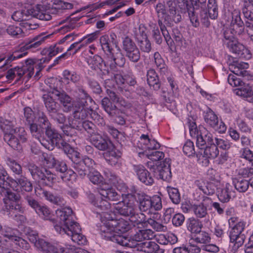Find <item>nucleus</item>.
I'll use <instances>...</instances> for the list:
<instances>
[{"label": "nucleus", "mask_w": 253, "mask_h": 253, "mask_svg": "<svg viewBox=\"0 0 253 253\" xmlns=\"http://www.w3.org/2000/svg\"><path fill=\"white\" fill-rule=\"evenodd\" d=\"M70 92L76 99L74 102V117L80 121H84L92 112V109L86 107L88 105L87 102H91L92 99L82 86L76 85Z\"/></svg>", "instance_id": "f257e3e1"}, {"label": "nucleus", "mask_w": 253, "mask_h": 253, "mask_svg": "<svg viewBox=\"0 0 253 253\" xmlns=\"http://www.w3.org/2000/svg\"><path fill=\"white\" fill-rule=\"evenodd\" d=\"M102 49L107 57L110 59L109 66L111 70H115L116 66L122 67L126 63V59L122 54L120 48H114L110 45V41L107 36H102L100 38Z\"/></svg>", "instance_id": "f03ea898"}, {"label": "nucleus", "mask_w": 253, "mask_h": 253, "mask_svg": "<svg viewBox=\"0 0 253 253\" xmlns=\"http://www.w3.org/2000/svg\"><path fill=\"white\" fill-rule=\"evenodd\" d=\"M132 196L138 204V208L141 212L148 213H155L162 208L161 198L159 196H154L151 198L142 192L134 191Z\"/></svg>", "instance_id": "7ed1b4c3"}, {"label": "nucleus", "mask_w": 253, "mask_h": 253, "mask_svg": "<svg viewBox=\"0 0 253 253\" xmlns=\"http://www.w3.org/2000/svg\"><path fill=\"white\" fill-rule=\"evenodd\" d=\"M32 17L45 21L51 19L49 12L45 10L42 5H37L35 7L29 9L16 11L11 15L13 20L17 22H24Z\"/></svg>", "instance_id": "20e7f679"}, {"label": "nucleus", "mask_w": 253, "mask_h": 253, "mask_svg": "<svg viewBox=\"0 0 253 253\" xmlns=\"http://www.w3.org/2000/svg\"><path fill=\"white\" fill-rule=\"evenodd\" d=\"M42 158L46 164L50 166L56 171L63 174L61 177L63 181H70L72 180V176L75 175L72 169H68L65 162L56 159L51 153H43Z\"/></svg>", "instance_id": "39448f33"}, {"label": "nucleus", "mask_w": 253, "mask_h": 253, "mask_svg": "<svg viewBox=\"0 0 253 253\" xmlns=\"http://www.w3.org/2000/svg\"><path fill=\"white\" fill-rule=\"evenodd\" d=\"M50 36V35H45L44 34H42L35 37L32 40L26 42L24 45L21 47L20 49L21 51L20 52H15L13 54L8 56L4 61L3 65H8L13 60L20 58L26 55L27 52H24V49L37 48L44 41L45 39L48 38Z\"/></svg>", "instance_id": "423d86ee"}, {"label": "nucleus", "mask_w": 253, "mask_h": 253, "mask_svg": "<svg viewBox=\"0 0 253 253\" xmlns=\"http://www.w3.org/2000/svg\"><path fill=\"white\" fill-rule=\"evenodd\" d=\"M236 13V10L232 13L230 28L224 33L225 38L229 41L228 42V46L230 48V50L235 53L237 52L236 31L237 29V14Z\"/></svg>", "instance_id": "0eeeda50"}, {"label": "nucleus", "mask_w": 253, "mask_h": 253, "mask_svg": "<svg viewBox=\"0 0 253 253\" xmlns=\"http://www.w3.org/2000/svg\"><path fill=\"white\" fill-rule=\"evenodd\" d=\"M93 163L94 161L88 157L74 161L72 167L74 169L73 171L74 172L75 175L72 176V180L75 179L77 175L82 178H84L86 175L88 174L92 168Z\"/></svg>", "instance_id": "6e6552de"}, {"label": "nucleus", "mask_w": 253, "mask_h": 253, "mask_svg": "<svg viewBox=\"0 0 253 253\" xmlns=\"http://www.w3.org/2000/svg\"><path fill=\"white\" fill-rule=\"evenodd\" d=\"M123 49L130 61L136 63L140 60L139 50L134 42L128 37H126L123 41Z\"/></svg>", "instance_id": "1a4fd4ad"}, {"label": "nucleus", "mask_w": 253, "mask_h": 253, "mask_svg": "<svg viewBox=\"0 0 253 253\" xmlns=\"http://www.w3.org/2000/svg\"><path fill=\"white\" fill-rule=\"evenodd\" d=\"M73 211L71 208L66 207L56 211L57 216L60 219L61 225L56 224L54 226L55 229L57 226H59L62 229L67 231L73 225L77 224V222L73 220Z\"/></svg>", "instance_id": "9d476101"}, {"label": "nucleus", "mask_w": 253, "mask_h": 253, "mask_svg": "<svg viewBox=\"0 0 253 253\" xmlns=\"http://www.w3.org/2000/svg\"><path fill=\"white\" fill-rule=\"evenodd\" d=\"M9 183L5 180V176L0 178V199L3 197L4 206L6 203L18 202L20 198L19 194L12 192L9 188Z\"/></svg>", "instance_id": "9b49d317"}, {"label": "nucleus", "mask_w": 253, "mask_h": 253, "mask_svg": "<svg viewBox=\"0 0 253 253\" xmlns=\"http://www.w3.org/2000/svg\"><path fill=\"white\" fill-rule=\"evenodd\" d=\"M56 230L61 234H67L71 237L72 241L79 245H84L86 242V238L81 234V228L79 223L70 226L67 231L62 229L59 226L56 227Z\"/></svg>", "instance_id": "f8f14e48"}, {"label": "nucleus", "mask_w": 253, "mask_h": 253, "mask_svg": "<svg viewBox=\"0 0 253 253\" xmlns=\"http://www.w3.org/2000/svg\"><path fill=\"white\" fill-rule=\"evenodd\" d=\"M204 117L206 123L215 130L220 133H224L226 130V126L222 121L219 122L217 116L210 108L208 107L204 112Z\"/></svg>", "instance_id": "ddd939ff"}, {"label": "nucleus", "mask_w": 253, "mask_h": 253, "mask_svg": "<svg viewBox=\"0 0 253 253\" xmlns=\"http://www.w3.org/2000/svg\"><path fill=\"white\" fill-rule=\"evenodd\" d=\"M49 87L50 90L49 91V93H52L58 97V100L63 106V111L65 112L71 111L74 105L71 97L64 91L59 90L54 84L50 85Z\"/></svg>", "instance_id": "4468645a"}, {"label": "nucleus", "mask_w": 253, "mask_h": 253, "mask_svg": "<svg viewBox=\"0 0 253 253\" xmlns=\"http://www.w3.org/2000/svg\"><path fill=\"white\" fill-rule=\"evenodd\" d=\"M131 245H127V247L134 248L137 251L143 252L146 253H164L165 250L160 248L159 245L153 241H148L135 244L134 242H129Z\"/></svg>", "instance_id": "2eb2a0df"}, {"label": "nucleus", "mask_w": 253, "mask_h": 253, "mask_svg": "<svg viewBox=\"0 0 253 253\" xmlns=\"http://www.w3.org/2000/svg\"><path fill=\"white\" fill-rule=\"evenodd\" d=\"M45 134L48 139V141L42 140L41 144L49 150H52L54 147L57 146L61 140L62 136L58 131L51 126L45 128Z\"/></svg>", "instance_id": "dca6fc26"}, {"label": "nucleus", "mask_w": 253, "mask_h": 253, "mask_svg": "<svg viewBox=\"0 0 253 253\" xmlns=\"http://www.w3.org/2000/svg\"><path fill=\"white\" fill-rule=\"evenodd\" d=\"M154 172L158 178L162 179L164 181H170L171 178L170 160L165 159L163 163L157 166Z\"/></svg>", "instance_id": "f3484780"}, {"label": "nucleus", "mask_w": 253, "mask_h": 253, "mask_svg": "<svg viewBox=\"0 0 253 253\" xmlns=\"http://www.w3.org/2000/svg\"><path fill=\"white\" fill-rule=\"evenodd\" d=\"M3 210L7 213L6 214L9 217L15 219L18 216L20 220H23L24 217L23 215H20V213L24 212V209L21 205L17 203V202H13L12 203H6V206H4Z\"/></svg>", "instance_id": "a211bd4d"}, {"label": "nucleus", "mask_w": 253, "mask_h": 253, "mask_svg": "<svg viewBox=\"0 0 253 253\" xmlns=\"http://www.w3.org/2000/svg\"><path fill=\"white\" fill-rule=\"evenodd\" d=\"M197 146L202 149V147L204 146L205 144L208 145L213 143V138L212 134L204 127H199V132L197 133L196 136Z\"/></svg>", "instance_id": "6ab92c4d"}, {"label": "nucleus", "mask_w": 253, "mask_h": 253, "mask_svg": "<svg viewBox=\"0 0 253 253\" xmlns=\"http://www.w3.org/2000/svg\"><path fill=\"white\" fill-rule=\"evenodd\" d=\"M115 209L116 212L125 216H129L130 218L135 215V211H137L136 206L130 202L126 204L119 203L117 204Z\"/></svg>", "instance_id": "aec40b11"}, {"label": "nucleus", "mask_w": 253, "mask_h": 253, "mask_svg": "<svg viewBox=\"0 0 253 253\" xmlns=\"http://www.w3.org/2000/svg\"><path fill=\"white\" fill-rule=\"evenodd\" d=\"M155 235L154 232L151 229L139 230L135 234L130 237H127V241L129 242H134L135 244H139L144 240H151Z\"/></svg>", "instance_id": "412c9836"}, {"label": "nucleus", "mask_w": 253, "mask_h": 253, "mask_svg": "<svg viewBox=\"0 0 253 253\" xmlns=\"http://www.w3.org/2000/svg\"><path fill=\"white\" fill-rule=\"evenodd\" d=\"M134 170L136 173L139 180L147 185H152L154 179L150 173L142 165L134 166Z\"/></svg>", "instance_id": "4be33fe9"}, {"label": "nucleus", "mask_w": 253, "mask_h": 253, "mask_svg": "<svg viewBox=\"0 0 253 253\" xmlns=\"http://www.w3.org/2000/svg\"><path fill=\"white\" fill-rule=\"evenodd\" d=\"M90 142L96 149L100 151L107 150L111 144L108 139L98 133L91 136Z\"/></svg>", "instance_id": "5701e85b"}, {"label": "nucleus", "mask_w": 253, "mask_h": 253, "mask_svg": "<svg viewBox=\"0 0 253 253\" xmlns=\"http://www.w3.org/2000/svg\"><path fill=\"white\" fill-rule=\"evenodd\" d=\"M117 233L116 231H111L110 230L105 234H102V237L106 240H111L122 246L127 247V245H131L129 244L128 241H127V237L116 234Z\"/></svg>", "instance_id": "b1692460"}, {"label": "nucleus", "mask_w": 253, "mask_h": 253, "mask_svg": "<svg viewBox=\"0 0 253 253\" xmlns=\"http://www.w3.org/2000/svg\"><path fill=\"white\" fill-rule=\"evenodd\" d=\"M229 227L231 228V230L230 233V243L233 245H230V247H232L231 250L233 253H236L237 251V247L236 246L237 240V234L235 230H237V217H231L229 220Z\"/></svg>", "instance_id": "393cba45"}, {"label": "nucleus", "mask_w": 253, "mask_h": 253, "mask_svg": "<svg viewBox=\"0 0 253 253\" xmlns=\"http://www.w3.org/2000/svg\"><path fill=\"white\" fill-rule=\"evenodd\" d=\"M122 152L116 148L107 151L104 154V157L107 163L111 166H116L121 161Z\"/></svg>", "instance_id": "a878e982"}, {"label": "nucleus", "mask_w": 253, "mask_h": 253, "mask_svg": "<svg viewBox=\"0 0 253 253\" xmlns=\"http://www.w3.org/2000/svg\"><path fill=\"white\" fill-rule=\"evenodd\" d=\"M109 225L113 226L114 231L118 233L126 232L130 229V225L127 221L123 218L114 219L112 216H111V222Z\"/></svg>", "instance_id": "bb28decb"}, {"label": "nucleus", "mask_w": 253, "mask_h": 253, "mask_svg": "<svg viewBox=\"0 0 253 253\" xmlns=\"http://www.w3.org/2000/svg\"><path fill=\"white\" fill-rule=\"evenodd\" d=\"M24 168L27 169L30 173L32 178L39 182L40 180L42 174L44 170V168H41L33 162H28L24 165Z\"/></svg>", "instance_id": "cd10ccee"}, {"label": "nucleus", "mask_w": 253, "mask_h": 253, "mask_svg": "<svg viewBox=\"0 0 253 253\" xmlns=\"http://www.w3.org/2000/svg\"><path fill=\"white\" fill-rule=\"evenodd\" d=\"M51 94L48 93L42 96V99L49 115L56 111L60 110V105L51 96Z\"/></svg>", "instance_id": "c85d7f7f"}, {"label": "nucleus", "mask_w": 253, "mask_h": 253, "mask_svg": "<svg viewBox=\"0 0 253 253\" xmlns=\"http://www.w3.org/2000/svg\"><path fill=\"white\" fill-rule=\"evenodd\" d=\"M100 195L106 199L113 201H119L121 200V195L112 188H100L99 190Z\"/></svg>", "instance_id": "c756f323"}, {"label": "nucleus", "mask_w": 253, "mask_h": 253, "mask_svg": "<svg viewBox=\"0 0 253 253\" xmlns=\"http://www.w3.org/2000/svg\"><path fill=\"white\" fill-rule=\"evenodd\" d=\"M74 127L78 130H82L84 129L88 133L92 134L95 130V126L90 121L84 120L78 121L75 120V125Z\"/></svg>", "instance_id": "7c9ffc66"}, {"label": "nucleus", "mask_w": 253, "mask_h": 253, "mask_svg": "<svg viewBox=\"0 0 253 253\" xmlns=\"http://www.w3.org/2000/svg\"><path fill=\"white\" fill-rule=\"evenodd\" d=\"M147 81L150 87H153L154 90L160 89L161 84L158 79V76L155 70L150 69L147 71Z\"/></svg>", "instance_id": "2f4dec72"}, {"label": "nucleus", "mask_w": 253, "mask_h": 253, "mask_svg": "<svg viewBox=\"0 0 253 253\" xmlns=\"http://www.w3.org/2000/svg\"><path fill=\"white\" fill-rule=\"evenodd\" d=\"M101 105L105 112L110 117H114L118 114L119 109L116 106L113 105L110 100L107 97H104L101 101Z\"/></svg>", "instance_id": "473e14b6"}, {"label": "nucleus", "mask_w": 253, "mask_h": 253, "mask_svg": "<svg viewBox=\"0 0 253 253\" xmlns=\"http://www.w3.org/2000/svg\"><path fill=\"white\" fill-rule=\"evenodd\" d=\"M217 195L219 200L226 203L229 201L231 197L235 198L236 193L235 191H229V187L226 186L225 188H217Z\"/></svg>", "instance_id": "72a5a7b5"}, {"label": "nucleus", "mask_w": 253, "mask_h": 253, "mask_svg": "<svg viewBox=\"0 0 253 253\" xmlns=\"http://www.w3.org/2000/svg\"><path fill=\"white\" fill-rule=\"evenodd\" d=\"M184 4L185 5L187 11L188 13L189 18L192 25L195 27H199L200 25V21L198 14L196 12V10L198 9L193 8V7L191 6V5L188 3L187 1H186L184 3Z\"/></svg>", "instance_id": "f704fd0d"}, {"label": "nucleus", "mask_w": 253, "mask_h": 253, "mask_svg": "<svg viewBox=\"0 0 253 253\" xmlns=\"http://www.w3.org/2000/svg\"><path fill=\"white\" fill-rule=\"evenodd\" d=\"M42 195L46 200L55 205L62 206L65 205L66 203L64 198L57 195L53 194L49 191L43 190L42 191Z\"/></svg>", "instance_id": "c9c22d12"}, {"label": "nucleus", "mask_w": 253, "mask_h": 253, "mask_svg": "<svg viewBox=\"0 0 253 253\" xmlns=\"http://www.w3.org/2000/svg\"><path fill=\"white\" fill-rule=\"evenodd\" d=\"M73 7V5L71 3L55 0L51 8L50 9V12L52 14H57L60 12L62 10L70 9Z\"/></svg>", "instance_id": "e433bc0d"}, {"label": "nucleus", "mask_w": 253, "mask_h": 253, "mask_svg": "<svg viewBox=\"0 0 253 253\" xmlns=\"http://www.w3.org/2000/svg\"><path fill=\"white\" fill-rule=\"evenodd\" d=\"M246 223L243 221L238 222V247L244 242L246 236H253L252 232H249L246 228Z\"/></svg>", "instance_id": "4c0bfd02"}, {"label": "nucleus", "mask_w": 253, "mask_h": 253, "mask_svg": "<svg viewBox=\"0 0 253 253\" xmlns=\"http://www.w3.org/2000/svg\"><path fill=\"white\" fill-rule=\"evenodd\" d=\"M167 4L169 7V12L172 16L173 21L176 23L180 22L181 16L178 12L175 0H169Z\"/></svg>", "instance_id": "58836bf2"}, {"label": "nucleus", "mask_w": 253, "mask_h": 253, "mask_svg": "<svg viewBox=\"0 0 253 253\" xmlns=\"http://www.w3.org/2000/svg\"><path fill=\"white\" fill-rule=\"evenodd\" d=\"M4 140L14 149L20 151L22 149L21 144L19 143L18 138L15 136L14 133L10 134H4Z\"/></svg>", "instance_id": "ea45409f"}, {"label": "nucleus", "mask_w": 253, "mask_h": 253, "mask_svg": "<svg viewBox=\"0 0 253 253\" xmlns=\"http://www.w3.org/2000/svg\"><path fill=\"white\" fill-rule=\"evenodd\" d=\"M10 181L12 183L16 182L20 185L22 191L31 192L33 190V185L31 181L26 177L21 176L16 180H11Z\"/></svg>", "instance_id": "a19ab883"}, {"label": "nucleus", "mask_w": 253, "mask_h": 253, "mask_svg": "<svg viewBox=\"0 0 253 253\" xmlns=\"http://www.w3.org/2000/svg\"><path fill=\"white\" fill-rule=\"evenodd\" d=\"M0 128L4 134H10L14 132L15 128H14L12 122L2 117H0Z\"/></svg>", "instance_id": "79ce46f5"}, {"label": "nucleus", "mask_w": 253, "mask_h": 253, "mask_svg": "<svg viewBox=\"0 0 253 253\" xmlns=\"http://www.w3.org/2000/svg\"><path fill=\"white\" fill-rule=\"evenodd\" d=\"M154 59L155 63L160 73L161 74L165 75L168 72L167 66L166 65L164 60L162 58L160 54L158 52L154 53Z\"/></svg>", "instance_id": "37998d69"}, {"label": "nucleus", "mask_w": 253, "mask_h": 253, "mask_svg": "<svg viewBox=\"0 0 253 253\" xmlns=\"http://www.w3.org/2000/svg\"><path fill=\"white\" fill-rule=\"evenodd\" d=\"M187 226L189 231L192 233H197L201 230L203 225L198 219L192 217L188 219Z\"/></svg>", "instance_id": "c03bdc74"}, {"label": "nucleus", "mask_w": 253, "mask_h": 253, "mask_svg": "<svg viewBox=\"0 0 253 253\" xmlns=\"http://www.w3.org/2000/svg\"><path fill=\"white\" fill-rule=\"evenodd\" d=\"M42 176H41L39 182L44 183L46 185H50L53 183L56 178V175L51 172L49 170L45 169L42 172Z\"/></svg>", "instance_id": "a18cd8bd"}, {"label": "nucleus", "mask_w": 253, "mask_h": 253, "mask_svg": "<svg viewBox=\"0 0 253 253\" xmlns=\"http://www.w3.org/2000/svg\"><path fill=\"white\" fill-rule=\"evenodd\" d=\"M0 232L4 237L7 238L12 241H14L16 237H17V234L18 231L15 229L8 226H4L2 227L0 225Z\"/></svg>", "instance_id": "49530a36"}, {"label": "nucleus", "mask_w": 253, "mask_h": 253, "mask_svg": "<svg viewBox=\"0 0 253 253\" xmlns=\"http://www.w3.org/2000/svg\"><path fill=\"white\" fill-rule=\"evenodd\" d=\"M253 0H245L243 13L247 19L253 20Z\"/></svg>", "instance_id": "de8ad7c7"}, {"label": "nucleus", "mask_w": 253, "mask_h": 253, "mask_svg": "<svg viewBox=\"0 0 253 253\" xmlns=\"http://www.w3.org/2000/svg\"><path fill=\"white\" fill-rule=\"evenodd\" d=\"M93 205L97 208V209L102 212H104V215L110 208V204L105 200H103L101 197H97L96 200L93 202Z\"/></svg>", "instance_id": "09e8293b"}, {"label": "nucleus", "mask_w": 253, "mask_h": 253, "mask_svg": "<svg viewBox=\"0 0 253 253\" xmlns=\"http://www.w3.org/2000/svg\"><path fill=\"white\" fill-rule=\"evenodd\" d=\"M210 145L205 149L204 157L207 158L214 159L219 154V150L217 146L213 142Z\"/></svg>", "instance_id": "8fccbe9b"}, {"label": "nucleus", "mask_w": 253, "mask_h": 253, "mask_svg": "<svg viewBox=\"0 0 253 253\" xmlns=\"http://www.w3.org/2000/svg\"><path fill=\"white\" fill-rule=\"evenodd\" d=\"M158 19L168 21L169 15L167 14L165 5L161 2L157 3L155 6Z\"/></svg>", "instance_id": "3c124183"}, {"label": "nucleus", "mask_w": 253, "mask_h": 253, "mask_svg": "<svg viewBox=\"0 0 253 253\" xmlns=\"http://www.w3.org/2000/svg\"><path fill=\"white\" fill-rule=\"evenodd\" d=\"M41 247L39 249L41 250L43 253H60L61 251L60 248L59 249L54 245L50 244L44 241H41Z\"/></svg>", "instance_id": "603ef678"}, {"label": "nucleus", "mask_w": 253, "mask_h": 253, "mask_svg": "<svg viewBox=\"0 0 253 253\" xmlns=\"http://www.w3.org/2000/svg\"><path fill=\"white\" fill-rule=\"evenodd\" d=\"M87 176L90 182L93 184L97 185L103 184L104 179L103 176L93 168L88 172Z\"/></svg>", "instance_id": "864d4df0"}, {"label": "nucleus", "mask_w": 253, "mask_h": 253, "mask_svg": "<svg viewBox=\"0 0 253 253\" xmlns=\"http://www.w3.org/2000/svg\"><path fill=\"white\" fill-rule=\"evenodd\" d=\"M192 209L197 218H204L208 215L207 208L203 204L194 205Z\"/></svg>", "instance_id": "5fc2aeb1"}, {"label": "nucleus", "mask_w": 253, "mask_h": 253, "mask_svg": "<svg viewBox=\"0 0 253 253\" xmlns=\"http://www.w3.org/2000/svg\"><path fill=\"white\" fill-rule=\"evenodd\" d=\"M242 82L238 79V96L247 98L250 97L253 94V92L250 86L248 84L242 85Z\"/></svg>", "instance_id": "6e6d98bb"}, {"label": "nucleus", "mask_w": 253, "mask_h": 253, "mask_svg": "<svg viewBox=\"0 0 253 253\" xmlns=\"http://www.w3.org/2000/svg\"><path fill=\"white\" fill-rule=\"evenodd\" d=\"M208 13L211 19H215L218 17V7L216 0H209L208 4Z\"/></svg>", "instance_id": "4d7b16f0"}, {"label": "nucleus", "mask_w": 253, "mask_h": 253, "mask_svg": "<svg viewBox=\"0 0 253 253\" xmlns=\"http://www.w3.org/2000/svg\"><path fill=\"white\" fill-rule=\"evenodd\" d=\"M88 62L91 66V68L95 70L99 69L102 70L103 63L104 66H106L105 62H104L102 57L98 55H95L92 58H90Z\"/></svg>", "instance_id": "13d9d810"}, {"label": "nucleus", "mask_w": 253, "mask_h": 253, "mask_svg": "<svg viewBox=\"0 0 253 253\" xmlns=\"http://www.w3.org/2000/svg\"><path fill=\"white\" fill-rule=\"evenodd\" d=\"M167 191L169 193V198L172 203L175 204H178L180 202L181 197L178 189L168 186Z\"/></svg>", "instance_id": "bf43d9fd"}, {"label": "nucleus", "mask_w": 253, "mask_h": 253, "mask_svg": "<svg viewBox=\"0 0 253 253\" xmlns=\"http://www.w3.org/2000/svg\"><path fill=\"white\" fill-rule=\"evenodd\" d=\"M36 212L44 220H49L52 221L54 220L52 218V215L50 211L46 206L40 205Z\"/></svg>", "instance_id": "052dcab7"}, {"label": "nucleus", "mask_w": 253, "mask_h": 253, "mask_svg": "<svg viewBox=\"0 0 253 253\" xmlns=\"http://www.w3.org/2000/svg\"><path fill=\"white\" fill-rule=\"evenodd\" d=\"M104 217L106 219V220L104 222L102 221L100 225V231L101 235H102V234H104L110 230H111V231H114L113 227L111 225H109L111 222L110 215L109 213H106L104 215Z\"/></svg>", "instance_id": "680f3d73"}, {"label": "nucleus", "mask_w": 253, "mask_h": 253, "mask_svg": "<svg viewBox=\"0 0 253 253\" xmlns=\"http://www.w3.org/2000/svg\"><path fill=\"white\" fill-rule=\"evenodd\" d=\"M194 238H192L198 243L207 244L211 241L209 234L205 231H200L196 233Z\"/></svg>", "instance_id": "e2e57ef3"}, {"label": "nucleus", "mask_w": 253, "mask_h": 253, "mask_svg": "<svg viewBox=\"0 0 253 253\" xmlns=\"http://www.w3.org/2000/svg\"><path fill=\"white\" fill-rule=\"evenodd\" d=\"M49 116L59 126L64 124L66 122V117L64 114L61 113L60 110L56 111Z\"/></svg>", "instance_id": "0e129e2a"}, {"label": "nucleus", "mask_w": 253, "mask_h": 253, "mask_svg": "<svg viewBox=\"0 0 253 253\" xmlns=\"http://www.w3.org/2000/svg\"><path fill=\"white\" fill-rule=\"evenodd\" d=\"M252 57L250 51L243 44L238 43V58L249 60Z\"/></svg>", "instance_id": "69168bd1"}, {"label": "nucleus", "mask_w": 253, "mask_h": 253, "mask_svg": "<svg viewBox=\"0 0 253 253\" xmlns=\"http://www.w3.org/2000/svg\"><path fill=\"white\" fill-rule=\"evenodd\" d=\"M104 174L112 185L116 186L118 184L122 183V181L121 179L115 172L110 170H107L104 171Z\"/></svg>", "instance_id": "338daca9"}, {"label": "nucleus", "mask_w": 253, "mask_h": 253, "mask_svg": "<svg viewBox=\"0 0 253 253\" xmlns=\"http://www.w3.org/2000/svg\"><path fill=\"white\" fill-rule=\"evenodd\" d=\"M63 76L67 80H70L74 83L78 84L81 80V76L75 71L65 70L63 72Z\"/></svg>", "instance_id": "774afa93"}]
</instances>
